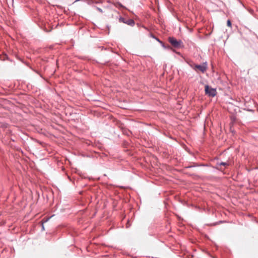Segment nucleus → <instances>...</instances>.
Listing matches in <instances>:
<instances>
[{
    "instance_id": "nucleus-2",
    "label": "nucleus",
    "mask_w": 258,
    "mask_h": 258,
    "mask_svg": "<svg viewBox=\"0 0 258 258\" xmlns=\"http://www.w3.org/2000/svg\"><path fill=\"white\" fill-rule=\"evenodd\" d=\"M190 66L195 71L198 69L200 71L203 73H205L207 69V63L206 62H204L202 64H196L190 65Z\"/></svg>"
},
{
    "instance_id": "nucleus-4",
    "label": "nucleus",
    "mask_w": 258,
    "mask_h": 258,
    "mask_svg": "<svg viewBox=\"0 0 258 258\" xmlns=\"http://www.w3.org/2000/svg\"><path fill=\"white\" fill-rule=\"evenodd\" d=\"M119 21L131 26H133L135 25V21L131 19H126L123 17H120Z\"/></svg>"
},
{
    "instance_id": "nucleus-13",
    "label": "nucleus",
    "mask_w": 258,
    "mask_h": 258,
    "mask_svg": "<svg viewBox=\"0 0 258 258\" xmlns=\"http://www.w3.org/2000/svg\"><path fill=\"white\" fill-rule=\"evenodd\" d=\"M42 230H44V226L43 225V222L42 223Z\"/></svg>"
},
{
    "instance_id": "nucleus-15",
    "label": "nucleus",
    "mask_w": 258,
    "mask_h": 258,
    "mask_svg": "<svg viewBox=\"0 0 258 258\" xmlns=\"http://www.w3.org/2000/svg\"><path fill=\"white\" fill-rule=\"evenodd\" d=\"M176 53L177 54H179V55H180V52H176Z\"/></svg>"
},
{
    "instance_id": "nucleus-5",
    "label": "nucleus",
    "mask_w": 258,
    "mask_h": 258,
    "mask_svg": "<svg viewBox=\"0 0 258 258\" xmlns=\"http://www.w3.org/2000/svg\"><path fill=\"white\" fill-rule=\"evenodd\" d=\"M228 165H229V163L227 162H217V164H216V166L215 167V168H216L217 170L222 171V169L221 168H219L218 167L219 166H228Z\"/></svg>"
},
{
    "instance_id": "nucleus-1",
    "label": "nucleus",
    "mask_w": 258,
    "mask_h": 258,
    "mask_svg": "<svg viewBox=\"0 0 258 258\" xmlns=\"http://www.w3.org/2000/svg\"><path fill=\"white\" fill-rule=\"evenodd\" d=\"M168 41L174 48H183L184 47L183 42L181 40H177L174 37H169Z\"/></svg>"
},
{
    "instance_id": "nucleus-8",
    "label": "nucleus",
    "mask_w": 258,
    "mask_h": 258,
    "mask_svg": "<svg viewBox=\"0 0 258 258\" xmlns=\"http://www.w3.org/2000/svg\"><path fill=\"white\" fill-rule=\"evenodd\" d=\"M227 25L229 27H232L231 22V21L230 20H227Z\"/></svg>"
},
{
    "instance_id": "nucleus-12",
    "label": "nucleus",
    "mask_w": 258,
    "mask_h": 258,
    "mask_svg": "<svg viewBox=\"0 0 258 258\" xmlns=\"http://www.w3.org/2000/svg\"><path fill=\"white\" fill-rule=\"evenodd\" d=\"M187 174H188V175L189 176H196V175L195 174H191V173H187Z\"/></svg>"
},
{
    "instance_id": "nucleus-6",
    "label": "nucleus",
    "mask_w": 258,
    "mask_h": 258,
    "mask_svg": "<svg viewBox=\"0 0 258 258\" xmlns=\"http://www.w3.org/2000/svg\"><path fill=\"white\" fill-rule=\"evenodd\" d=\"M207 166V165L204 164H198L196 163H192V164L190 165L187 166L185 167V168H190L192 167H199V166Z\"/></svg>"
},
{
    "instance_id": "nucleus-9",
    "label": "nucleus",
    "mask_w": 258,
    "mask_h": 258,
    "mask_svg": "<svg viewBox=\"0 0 258 258\" xmlns=\"http://www.w3.org/2000/svg\"><path fill=\"white\" fill-rule=\"evenodd\" d=\"M95 8L97 10V11H98L101 13H102L103 12V10L101 8L97 7H95Z\"/></svg>"
},
{
    "instance_id": "nucleus-10",
    "label": "nucleus",
    "mask_w": 258,
    "mask_h": 258,
    "mask_svg": "<svg viewBox=\"0 0 258 258\" xmlns=\"http://www.w3.org/2000/svg\"><path fill=\"white\" fill-rule=\"evenodd\" d=\"M119 7H121V8H123V6H122V5L119 3V2H117V4H116Z\"/></svg>"
},
{
    "instance_id": "nucleus-7",
    "label": "nucleus",
    "mask_w": 258,
    "mask_h": 258,
    "mask_svg": "<svg viewBox=\"0 0 258 258\" xmlns=\"http://www.w3.org/2000/svg\"><path fill=\"white\" fill-rule=\"evenodd\" d=\"M157 41L159 42V43L161 44V45L165 49H169L171 48V47L170 45H166L165 44V43L161 41L160 39H157Z\"/></svg>"
},
{
    "instance_id": "nucleus-3",
    "label": "nucleus",
    "mask_w": 258,
    "mask_h": 258,
    "mask_svg": "<svg viewBox=\"0 0 258 258\" xmlns=\"http://www.w3.org/2000/svg\"><path fill=\"white\" fill-rule=\"evenodd\" d=\"M205 94L209 97H214L217 94L216 89L210 87L208 85L205 86Z\"/></svg>"
},
{
    "instance_id": "nucleus-16",
    "label": "nucleus",
    "mask_w": 258,
    "mask_h": 258,
    "mask_svg": "<svg viewBox=\"0 0 258 258\" xmlns=\"http://www.w3.org/2000/svg\"><path fill=\"white\" fill-rule=\"evenodd\" d=\"M80 0H75V2H78Z\"/></svg>"
},
{
    "instance_id": "nucleus-14",
    "label": "nucleus",
    "mask_w": 258,
    "mask_h": 258,
    "mask_svg": "<svg viewBox=\"0 0 258 258\" xmlns=\"http://www.w3.org/2000/svg\"><path fill=\"white\" fill-rule=\"evenodd\" d=\"M246 110L248 111H252L253 110L252 109H246Z\"/></svg>"
},
{
    "instance_id": "nucleus-11",
    "label": "nucleus",
    "mask_w": 258,
    "mask_h": 258,
    "mask_svg": "<svg viewBox=\"0 0 258 258\" xmlns=\"http://www.w3.org/2000/svg\"><path fill=\"white\" fill-rule=\"evenodd\" d=\"M152 37L153 38H154L155 40H156L157 41V39H159L158 38H157V37H156L154 35H152Z\"/></svg>"
}]
</instances>
